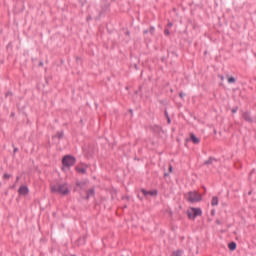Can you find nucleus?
<instances>
[{
	"label": "nucleus",
	"instance_id": "nucleus-4",
	"mask_svg": "<svg viewBox=\"0 0 256 256\" xmlns=\"http://www.w3.org/2000/svg\"><path fill=\"white\" fill-rule=\"evenodd\" d=\"M77 163V158L73 155H65V167L69 169V167H73Z\"/></svg>",
	"mask_w": 256,
	"mask_h": 256
},
{
	"label": "nucleus",
	"instance_id": "nucleus-13",
	"mask_svg": "<svg viewBox=\"0 0 256 256\" xmlns=\"http://www.w3.org/2000/svg\"><path fill=\"white\" fill-rule=\"evenodd\" d=\"M217 161L214 157H210L208 160L204 162V165H213V162Z\"/></svg>",
	"mask_w": 256,
	"mask_h": 256
},
{
	"label": "nucleus",
	"instance_id": "nucleus-3",
	"mask_svg": "<svg viewBox=\"0 0 256 256\" xmlns=\"http://www.w3.org/2000/svg\"><path fill=\"white\" fill-rule=\"evenodd\" d=\"M189 219H195L197 217H201L203 215V211H201V208H191L187 212Z\"/></svg>",
	"mask_w": 256,
	"mask_h": 256
},
{
	"label": "nucleus",
	"instance_id": "nucleus-47",
	"mask_svg": "<svg viewBox=\"0 0 256 256\" xmlns=\"http://www.w3.org/2000/svg\"><path fill=\"white\" fill-rule=\"evenodd\" d=\"M135 68L137 69V65H135Z\"/></svg>",
	"mask_w": 256,
	"mask_h": 256
},
{
	"label": "nucleus",
	"instance_id": "nucleus-27",
	"mask_svg": "<svg viewBox=\"0 0 256 256\" xmlns=\"http://www.w3.org/2000/svg\"><path fill=\"white\" fill-rule=\"evenodd\" d=\"M165 117L166 119L169 118V112H167V110H165Z\"/></svg>",
	"mask_w": 256,
	"mask_h": 256
},
{
	"label": "nucleus",
	"instance_id": "nucleus-28",
	"mask_svg": "<svg viewBox=\"0 0 256 256\" xmlns=\"http://www.w3.org/2000/svg\"><path fill=\"white\" fill-rule=\"evenodd\" d=\"M219 79H221V81H223L225 79V77H223V75H218Z\"/></svg>",
	"mask_w": 256,
	"mask_h": 256
},
{
	"label": "nucleus",
	"instance_id": "nucleus-25",
	"mask_svg": "<svg viewBox=\"0 0 256 256\" xmlns=\"http://www.w3.org/2000/svg\"><path fill=\"white\" fill-rule=\"evenodd\" d=\"M169 173H173V166L169 165Z\"/></svg>",
	"mask_w": 256,
	"mask_h": 256
},
{
	"label": "nucleus",
	"instance_id": "nucleus-42",
	"mask_svg": "<svg viewBox=\"0 0 256 256\" xmlns=\"http://www.w3.org/2000/svg\"><path fill=\"white\" fill-rule=\"evenodd\" d=\"M89 19H91V16H88V17H87V21H89Z\"/></svg>",
	"mask_w": 256,
	"mask_h": 256
},
{
	"label": "nucleus",
	"instance_id": "nucleus-38",
	"mask_svg": "<svg viewBox=\"0 0 256 256\" xmlns=\"http://www.w3.org/2000/svg\"><path fill=\"white\" fill-rule=\"evenodd\" d=\"M164 177H169V173H164Z\"/></svg>",
	"mask_w": 256,
	"mask_h": 256
},
{
	"label": "nucleus",
	"instance_id": "nucleus-33",
	"mask_svg": "<svg viewBox=\"0 0 256 256\" xmlns=\"http://www.w3.org/2000/svg\"><path fill=\"white\" fill-rule=\"evenodd\" d=\"M167 119V123L169 124V123H171V118L170 117H168V118H166Z\"/></svg>",
	"mask_w": 256,
	"mask_h": 256
},
{
	"label": "nucleus",
	"instance_id": "nucleus-7",
	"mask_svg": "<svg viewBox=\"0 0 256 256\" xmlns=\"http://www.w3.org/2000/svg\"><path fill=\"white\" fill-rule=\"evenodd\" d=\"M242 117L245 121H248V123H253V118L251 117V114H249V112H244L242 114Z\"/></svg>",
	"mask_w": 256,
	"mask_h": 256
},
{
	"label": "nucleus",
	"instance_id": "nucleus-35",
	"mask_svg": "<svg viewBox=\"0 0 256 256\" xmlns=\"http://www.w3.org/2000/svg\"><path fill=\"white\" fill-rule=\"evenodd\" d=\"M168 27H173V23H172V22H169V23H168Z\"/></svg>",
	"mask_w": 256,
	"mask_h": 256
},
{
	"label": "nucleus",
	"instance_id": "nucleus-40",
	"mask_svg": "<svg viewBox=\"0 0 256 256\" xmlns=\"http://www.w3.org/2000/svg\"><path fill=\"white\" fill-rule=\"evenodd\" d=\"M211 214H212V215H215V210H212Z\"/></svg>",
	"mask_w": 256,
	"mask_h": 256
},
{
	"label": "nucleus",
	"instance_id": "nucleus-37",
	"mask_svg": "<svg viewBox=\"0 0 256 256\" xmlns=\"http://www.w3.org/2000/svg\"><path fill=\"white\" fill-rule=\"evenodd\" d=\"M15 115V112H11L10 117H13Z\"/></svg>",
	"mask_w": 256,
	"mask_h": 256
},
{
	"label": "nucleus",
	"instance_id": "nucleus-50",
	"mask_svg": "<svg viewBox=\"0 0 256 256\" xmlns=\"http://www.w3.org/2000/svg\"><path fill=\"white\" fill-rule=\"evenodd\" d=\"M82 5H84V3L82 2Z\"/></svg>",
	"mask_w": 256,
	"mask_h": 256
},
{
	"label": "nucleus",
	"instance_id": "nucleus-12",
	"mask_svg": "<svg viewBox=\"0 0 256 256\" xmlns=\"http://www.w3.org/2000/svg\"><path fill=\"white\" fill-rule=\"evenodd\" d=\"M151 129L154 133H161V126L159 125H154L151 127Z\"/></svg>",
	"mask_w": 256,
	"mask_h": 256
},
{
	"label": "nucleus",
	"instance_id": "nucleus-22",
	"mask_svg": "<svg viewBox=\"0 0 256 256\" xmlns=\"http://www.w3.org/2000/svg\"><path fill=\"white\" fill-rule=\"evenodd\" d=\"M149 33H151V35H154V33H155V27H150Z\"/></svg>",
	"mask_w": 256,
	"mask_h": 256
},
{
	"label": "nucleus",
	"instance_id": "nucleus-49",
	"mask_svg": "<svg viewBox=\"0 0 256 256\" xmlns=\"http://www.w3.org/2000/svg\"><path fill=\"white\" fill-rule=\"evenodd\" d=\"M102 12L99 13V15H101Z\"/></svg>",
	"mask_w": 256,
	"mask_h": 256
},
{
	"label": "nucleus",
	"instance_id": "nucleus-9",
	"mask_svg": "<svg viewBox=\"0 0 256 256\" xmlns=\"http://www.w3.org/2000/svg\"><path fill=\"white\" fill-rule=\"evenodd\" d=\"M91 197H95V189H93V188H91L88 191H86L85 199H89Z\"/></svg>",
	"mask_w": 256,
	"mask_h": 256
},
{
	"label": "nucleus",
	"instance_id": "nucleus-1",
	"mask_svg": "<svg viewBox=\"0 0 256 256\" xmlns=\"http://www.w3.org/2000/svg\"><path fill=\"white\" fill-rule=\"evenodd\" d=\"M50 189L51 193L65 196V183L57 182L56 184H51Z\"/></svg>",
	"mask_w": 256,
	"mask_h": 256
},
{
	"label": "nucleus",
	"instance_id": "nucleus-20",
	"mask_svg": "<svg viewBox=\"0 0 256 256\" xmlns=\"http://www.w3.org/2000/svg\"><path fill=\"white\" fill-rule=\"evenodd\" d=\"M235 81H236L235 77L228 78V83H235Z\"/></svg>",
	"mask_w": 256,
	"mask_h": 256
},
{
	"label": "nucleus",
	"instance_id": "nucleus-31",
	"mask_svg": "<svg viewBox=\"0 0 256 256\" xmlns=\"http://www.w3.org/2000/svg\"><path fill=\"white\" fill-rule=\"evenodd\" d=\"M179 97H181V99H183V97H185V94L184 93H180Z\"/></svg>",
	"mask_w": 256,
	"mask_h": 256
},
{
	"label": "nucleus",
	"instance_id": "nucleus-8",
	"mask_svg": "<svg viewBox=\"0 0 256 256\" xmlns=\"http://www.w3.org/2000/svg\"><path fill=\"white\" fill-rule=\"evenodd\" d=\"M190 139H191V141L194 143V145H199V143H200V139L197 137V136H195V134H190Z\"/></svg>",
	"mask_w": 256,
	"mask_h": 256
},
{
	"label": "nucleus",
	"instance_id": "nucleus-36",
	"mask_svg": "<svg viewBox=\"0 0 256 256\" xmlns=\"http://www.w3.org/2000/svg\"><path fill=\"white\" fill-rule=\"evenodd\" d=\"M149 33V30H144V35H147Z\"/></svg>",
	"mask_w": 256,
	"mask_h": 256
},
{
	"label": "nucleus",
	"instance_id": "nucleus-44",
	"mask_svg": "<svg viewBox=\"0 0 256 256\" xmlns=\"http://www.w3.org/2000/svg\"><path fill=\"white\" fill-rule=\"evenodd\" d=\"M16 181H19V176L16 177Z\"/></svg>",
	"mask_w": 256,
	"mask_h": 256
},
{
	"label": "nucleus",
	"instance_id": "nucleus-21",
	"mask_svg": "<svg viewBox=\"0 0 256 256\" xmlns=\"http://www.w3.org/2000/svg\"><path fill=\"white\" fill-rule=\"evenodd\" d=\"M11 96H13V92L8 91L5 93V97H11Z\"/></svg>",
	"mask_w": 256,
	"mask_h": 256
},
{
	"label": "nucleus",
	"instance_id": "nucleus-18",
	"mask_svg": "<svg viewBox=\"0 0 256 256\" xmlns=\"http://www.w3.org/2000/svg\"><path fill=\"white\" fill-rule=\"evenodd\" d=\"M63 132H57L55 137H58V139H63Z\"/></svg>",
	"mask_w": 256,
	"mask_h": 256
},
{
	"label": "nucleus",
	"instance_id": "nucleus-6",
	"mask_svg": "<svg viewBox=\"0 0 256 256\" xmlns=\"http://www.w3.org/2000/svg\"><path fill=\"white\" fill-rule=\"evenodd\" d=\"M141 192L143 193L144 197H149V195L153 197L157 195V191H147L145 189H142Z\"/></svg>",
	"mask_w": 256,
	"mask_h": 256
},
{
	"label": "nucleus",
	"instance_id": "nucleus-43",
	"mask_svg": "<svg viewBox=\"0 0 256 256\" xmlns=\"http://www.w3.org/2000/svg\"><path fill=\"white\" fill-rule=\"evenodd\" d=\"M126 35H130V32H129V31H126Z\"/></svg>",
	"mask_w": 256,
	"mask_h": 256
},
{
	"label": "nucleus",
	"instance_id": "nucleus-41",
	"mask_svg": "<svg viewBox=\"0 0 256 256\" xmlns=\"http://www.w3.org/2000/svg\"><path fill=\"white\" fill-rule=\"evenodd\" d=\"M77 186H78V187H81V183L78 182V183H77Z\"/></svg>",
	"mask_w": 256,
	"mask_h": 256
},
{
	"label": "nucleus",
	"instance_id": "nucleus-14",
	"mask_svg": "<svg viewBox=\"0 0 256 256\" xmlns=\"http://www.w3.org/2000/svg\"><path fill=\"white\" fill-rule=\"evenodd\" d=\"M171 256H183V250H176Z\"/></svg>",
	"mask_w": 256,
	"mask_h": 256
},
{
	"label": "nucleus",
	"instance_id": "nucleus-26",
	"mask_svg": "<svg viewBox=\"0 0 256 256\" xmlns=\"http://www.w3.org/2000/svg\"><path fill=\"white\" fill-rule=\"evenodd\" d=\"M17 151H19V148L14 147V150H13L14 155H15V153H17Z\"/></svg>",
	"mask_w": 256,
	"mask_h": 256
},
{
	"label": "nucleus",
	"instance_id": "nucleus-10",
	"mask_svg": "<svg viewBox=\"0 0 256 256\" xmlns=\"http://www.w3.org/2000/svg\"><path fill=\"white\" fill-rule=\"evenodd\" d=\"M211 205L212 207L219 205V198L217 196L212 197Z\"/></svg>",
	"mask_w": 256,
	"mask_h": 256
},
{
	"label": "nucleus",
	"instance_id": "nucleus-15",
	"mask_svg": "<svg viewBox=\"0 0 256 256\" xmlns=\"http://www.w3.org/2000/svg\"><path fill=\"white\" fill-rule=\"evenodd\" d=\"M76 171L78 173H82V175H85V173H87V169H85V168L76 167Z\"/></svg>",
	"mask_w": 256,
	"mask_h": 256
},
{
	"label": "nucleus",
	"instance_id": "nucleus-2",
	"mask_svg": "<svg viewBox=\"0 0 256 256\" xmlns=\"http://www.w3.org/2000/svg\"><path fill=\"white\" fill-rule=\"evenodd\" d=\"M186 199L189 203H199V201H202L203 197L196 191H190L187 193Z\"/></svg>",
	"mask_w": 256,
	"mask_h": 256
},
{
	"label": "nucleus",
	"instance_id": "nucleus-48",
	"mask_svg": "<svg viewBox=\"0 0 256 256\" xmlns=\"http://www.w3.org/2000/svg\"><path fill=\"white\" fill-rule=\"evenodd\" d=\"M61 63H63V60H61Z\"/></svg>",
	"mask_w": 256,
	"mask_h": 256
},
{
	"label": "nucleus",
	"instance_id": "nucleus-29",
	"mask_svg": "<svg viewBox=\"0 0 256 256\" xmlns=\"http://www.w3.org/2000/svg\"><path fill=\"white\" fill-rule=\"evenodd\" d=\"M38 67H43V61H40Z\"/></svg>",
	"mask_w": 256,
	"mask_h": 256
},
{
	"label": "nucleus",
	"instance_id": "nucleus-11",
	"mask_svg": "<svg viewBox=\"0 0 256 256\" xmlns=\"http://www.w3.org/2000/svg\"><path fill=\"white\" fill-rule=\"evenodd\" d=\"M228 249H230V251H235L237 249V243L235 242H230L228 244Z\"/></svg>",
	"mask_w": 256,
	"mask_h": 256
},
{
	"label": "nucleus",
	"instance_id": "nucleus-17",
	"mask_svg": "<svg viewBox=\"0 0 256 256\" xmlns=\"http://www.w3.org/2000/svg\"><path fill=\"white\" fill-rule=\"evenodd\" d=\"M85 243V237L78 239V245H83Z\"/></svg>",
	"mask_w": 256,
	"mask_h": 256
},
{
	"label": "nucleus",
	"instance_id": "nucleus-5",
	"mask_svg": "<svg viewBox=\"0 0 256 256\" xmlns=\"http://www.w3.org/2000/svg\"><path fill=\"white\" fill-rule=\"evenodd\" d=\"M18 193L19 195H29V187L25 186V185H22L20 186V188L18 189Z\"/></svg>",
	"mask_w": 256,
	"mask_h": 256
},
{
	"label": "nucleus",
	"instance_id": "nucleus-45",
	"mask_svg": "<svg viewBox=\"0 0 256 256\" xmlns=\"http://www.w3.org/2000/svg\"><path fill=\"white\" fill-rule=\"evenodd\" d=\"M130 111V113H133V110H129Z\"/></svg>",
	"mask_w": 256,
	"mask_h": 256
},
{
	"label": "nucleus",
	"instance_id": "nucleus-34",
	"mask_svg": "<svg viewBox=\"0 0 256 256\" xmlns=\"http://www.w3.org/2000/svg\"><path fill=\"white\" fill-rule=\"evenodd\" d=\"M217 225H221V220H216Z\"/></svg>",
	"mask_w": 256,
	"mask_h": 256
},
{
	"label": "nucleus",
	"instance_id": "nucleus-23",
	"mask_svg": "<svg viewBox=\"0 0 256 256\" xmlns=\"http://www.w3.org/2000/svg\"><path fill=\"white\" fill-rule=\"evenodd\" d=\"M237 111H239V107H235L232 109V113H237Z\"/></svg>",
	"mask_w": 256,
	"mask_h": 256
},
{
	"label": "nucleus",
	"instance_id": "nucleus-39",
	"mask_svg": "<svg viewBox=\"0 0 256 256\" xmlns=\"http://www.w3.org/2000/svg\"><path fill=\"white\" fill-rule=\"evenodd\" d=\"M45 80H46V83L48 85L49 84V78H46Z\"/></svg>",
	"mask_w": 256,
	"mask_h": 256
},
{
	"label": "nucleus",
	"instance_id": "nucleus-19",
	"mask_svg": "<svg viewBox=\"0 0 256 256\" xmlns=\"http://www.w3.org/2000/svg\"><path fill=\"white\" fill-rule=\"evenodd\" d=\"M3 179H5V180L11 179V174L5 173V174L3 175Z\"/></svg>",
	"mask_w": 256,
	"mask_h": 256
},
{
	"label": "nucleus",
	"instance_id": "nucleus-46",
	"mask_svg": "<svg viewBox=\"0 0 256 256\" xmlns=\"http://www.w3.org/2000/svg\"><path fill=\"white\" fill-rule=\"evenodd\" d=\"M248 195H251V191L248 193Z\"/></svg>",
	"mask_w": 256,
	"mask_h": 256
},
{
	"label": "nucleus",
	"instance_id": "nucleus-16",
	"mask_svg": "<svg viewBox=\"0 0 256 256\" xmlns=\"http://www.w3.org/2000/svg\"><path fill=\"white\" fill-rule=\"evenodd\" d=\"M65 156H62V166H61V169L62 171H65Z\"/></svg>",
	"mask_w": 256,
	"mask_h": 256
},
{
	"label": "nucleus",
	"instance_id": "nucleus-32",
	"mask_svg": "<svg viewBox=\"0 0 256 256\" xmlns=\"http://www.w3.org/2000/svg\"><path fill=\"white\" fill-rule=\"evenodd\" d=\"M68 193H69V189L65 188V195H68Z\"/></svg>",
	"mask_w": 256,
	"mask_h": 256
},
{
	"label": "nucleus",
	"instance_id": "nucleus-30",
	"mask_svg": "<svg viewBox=\"0 0 256 256\" xmlns=\"http://www.w3.org/2000/svg\"><path fill=\"white\" fill-rule=\"evenodd\" d=\"M107 9H109V5H106L105 8H102L103 11H107Z\"/></svg>",
	"mask_w": 256,
	"mask_h": 256
},
{
	"label": "nucleus",
	"instance_id": "nucleus-24",
	"mask_svg": "<svg viewBox=\"0 0 256 256\" xmlns=\"http://www.w3.org/2000/svg\"><path fill=\"white\" fill-rule=\"evenodd\" d=\"M164 35H170L169 29L166 28V29L164 30Z\"/></svg>",
	"mask_w": 256,
	"mask_h": 256
}]
</instances>
